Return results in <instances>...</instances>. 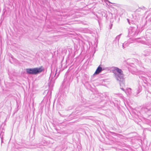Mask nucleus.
<instances>
[{"instance_id": "f257e3e1", "label": "nucleus", "mask_w": 151, "mask_h": 151, "mask_svg": "<svg viewBox=\"0 0 151 151\" xmlns=\"http://www.w3.org/2000/svg\"><path fill=\"white\" fill-rule=\"evenodd\" d=\"M113 70L114 71H116L118 73H115V76L116 80L120 82V85L121 86H122V85L124 86V79L122 70L121 69L116 67L114 68Z\"/></svg>"}, {"instance_id": "f03ea898", "label": "nucleus", "mask_w": 151, "mask_h": 151, "mask_svg": "<svg viewBox=\"0 0 151 151\" xmlns=\"http://www.w3.org/2000/svg\"><path fill=\"white\" fill-rule=\"evenodd\" d=\"M42 71V69L41 68H35L26 69V73L30 75H36L40 73Z\"/></svg>"}, {"instance_id": "20e7f679", "label": "nucleus", "mask_w": 151, "mask_h": 151, "mask_svg": "<svg viewBox=\"0 0 151 151\" xmlns=\"http://www.w3.org/2000/svg\"><path fill=\"white\" fill-rule=\"evenodd\" d=\"M102 70L103 69L102 68L100 67V66H99L97 68L94 74H99L100 73Z\"/></svg>"}, {"instance_id": "ddd939ff", "label": "nucleus", "mask_w": 151, "mask_h": 151, "mask_svg": "<svg viewBox=\"0 0 151 151\" xmlns=\"http://www.w3.org/2000/svg\"><path fill=\"white\" fill-rule=\"evenodd\" d=\"M3 142V140H2V139H1V142Z\"/></svg>"}, {"instance_id": "39448f33", "label": "nucleus", "mask_w": 151, "mask_h": 151, "mask_svg": "<svg viewBox=\"0 0 151 151\" xmlns=\"http://www.w3.org/2000/svg\"><path fill=\"white\" fill-rule=\"evenodd\" d=\"M132 42H130V40H128V41L125 42L123 44L122 47L124 49L126 47H127L129 45L130 43H131Z\"/></svg>"}, {"instance_id": "2eb2a0df", "label": "nucleus", "mask_w": 151, "mask_h": 151, "mask_svg": "<svg viewBox=\"0 0 151 151\" xmlns=\"http://www.w3.org/2000/svg\"><path fill=\"white\" fill-rule=\"evenodd\" d=\"M127 20H128V21H129L128 19H127Z\"/></svg>"}, {"instance_id": "1a4fd4ad", "label": "nucleus", "mask_w": 151, "mask_h": 151, "mask_svg": "<svg viewBox=\"0 0 151 151\" xmlns=\"http://www.w3.org/2000/svg\"><path fill=\"white\" fill-rule=\"evenodd\" d=\"M142 9V8H139V9H137V10H136V11L137 12H139V11H140V10H139V9Z\"/></svg>"}, {"instance_id": "423d86ee", "label": "nucleus", "mask_w": 151, "mask_h": 151, "mask_svg": "<svg viewBox=\"0 0 151 151\" xmlns=\"http://www.w3.org/2000/svg\"><path fill=\"white\" fill-rule=\"evenodd\" d=\"M57 70V68L56 69H55V73H53L52 71V70H51V74H50L51 76H54V77H55V76H56V74Z\"/></svg>"}, {"instance_id": "9d476101", "label": "nucleus", "mask_w": 151, "mask_h": 151, "mask_svg": "<svg viewBox=\"0 0 151 151\" xmlns=\"http://www.w3.org/2000/svg\"><path fill=\"white\" fill-rule=\"evenodd\" d=\"M109 26H110V29H111L112 28V24H110V25H109Z\"/></svg>"}, {"instance_id": "6e6552de", "label": "nucleus", "mask_w": 151, "mask_h": 151, "mask_svg": "<svg viewBox=\"0 0 151 151\" xmlns=\"http://www.w3.org/2000/svg\"><path fill=\"white\" fill-rule=\"evenodd\" d=\"M125 86V85L124 86H123V85H122L121 86H120V88L123 91H124L125 92H126L125 91L124 89L123 88V87Z\"/></svg>"}, {"instance_id": "0eeeda50", "label": "nucleus", "mask_w": 151, "mask_h": 151, "mask_svg": "<svg viewBox=\"0 0 151 151\" xmlns=\"http://www.w3.org/2000/svg\"><path fill=\"white\" fill-rule=\"evenodd\" d=\"M121 35V34H120L119 35H118L115 38V41H116L117 40L118 43H119V40L120 38V36Z\"/></svg>"}, {"instance_id": "7ed1b4c3", "label": "nucleus", "mask_w": 151, "mask_h": 151, "mask_svg": "<svg viewBox=\"0 0 151 151\" xmlns=\"http://www.w3.org/2000/svg\"><path fill=\"white\" fill-rule=\"evenodd\" d=\"M138 34V31L135 28H131L129 30V35L130 36H134Z\"/></svg>"}, {"instance_id": "9b49d317", "label": "nucleus", "mask_w": 151, "mask_h": 151, "mask_svg": "<svg viewBox=\"0 0 151 151\" xmlns=\"http://www.w3.org/2000/svg\"><path fill=\"white\" fill-rule=\"evenodd\" d=\"M105 0L106 1H107L109 3H111L108 0Z\"/></svg>"}, {"instance_id": "4468645a", "label": "nucleus", "mask_w": 151, "mask_h": 151, "mask_svg": "<svg viewBox=\"0 0 151 151\" xmlns=\"http://www.w3.org/2000/svg\"><path fill=\"white\" fill-rule=\"evenodd\" d=\"M58 75H57V76L56 78L58 77Z\"/></svg>"}, {"instance_id": "dca6fc26", "label": "nucleus", "mask_w": 151, "mask_h": 151, "mask_svg": "<svg viewBox=\"0 0 151 151\" xmlns=\"http://www.w3.org/2000/svg\"><path fill=\"white\" fill-rule=\"evenodd\" d=\"M150 110L151 111V109Z\"/></svg>"}, {"instance_id": "f8f14e48", "label": "nucleus", "mask_w": 151, "mask_h": 151, "mask_svg": "<svg viewBox=\"0 0 151 151\" xmlns=\"http://www.w3.org/2000/svg\"><path fill=\"white\" fill-rule=\"evenodd\" d=\"M143 9H145V8L144 7V6H143Z\"/></svg>"}]
</instances>
